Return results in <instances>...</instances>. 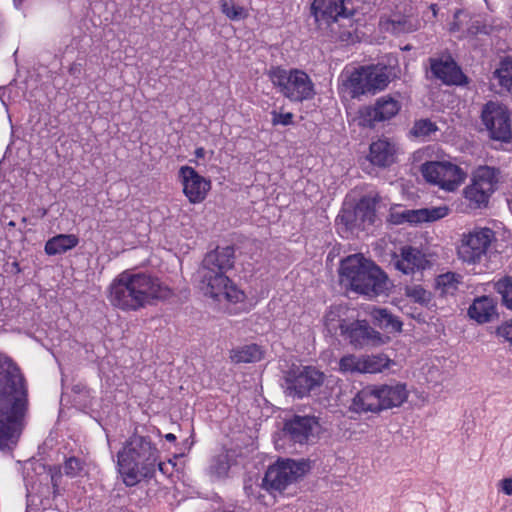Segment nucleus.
Returning <instances> with one entry per match:
<instances>
[{
	"label": "nucleus",
	"instance_id": "4468645a",
	"mask_svg": "<svg viewBox=\"0 0 512 512\" xmlns=\"http://www.w3.org/2000/svg\"><path fill=\"white\" fill-rule=\"evenodd\" d=\"M179 178L183 193L193 204L201 203L211 189V182L190 166H182L179 169Z\"/></svg>",
	"mask_w": 512,
	"mask_h": 512
},
{
	"label": "nucleus",
	"instance_id": "4be33fe9",
	"mask_svg": "<svg viewBox=\"0 0 512 512\" xmlns=\"http://www.w3.org/2000/svg\"><path fill=\"white\" fill-rule=\"evenodd\" d=\"M351 409L355 412L378 413L383 410L378 385H369L360 390L353 398Z\"/></svg>",
	"mask_w": 512,
	"mask_h": 512
},
{
	"label": "nucleus",
	"instance_id": "79ce46f5",
	"mask_svg": "<svg viewBox=\"0 0 512 512\" xmlns=\"http://www.w3.org/2000/svg\"><path fill=\"white\" fill-rule=\"evenodd\" d=\"M63 470L70 478L78 477L84 471V462L77 457H69L63 464Z\"/></svg>",
	"mask_w": 512,
	"mask_h": 512
},
{
	"label": "nucleus",
	"instance_id": "5fc2aeb1",
	"mask_svg": "<svg viewBox=\"0 0 512 512\" xmlns=\"http://www.w3.org/2000/svg\"><path fill=\"white\" fill-rule=\"evenodd\" d=\"M8 225L14 227L15 223L13 221H11V222L8 223Z\"/></svg>",
	"mask_w": 512,
	"mask_h": 512
},
{
	"label": "nucleus",
	"instance_id": "ea45409f",
	"mask_svg": "<svg viewBox=\"0 0 512 512\" xmlns=\"http://www.w3.org/2000/svg\"><path fill=\"white\" fill-rule=\"evenodd\" d=\"M421 222L436 221L449 214V208L445 205L432 208L417 209Z\"/></svg>",
	"mask_w": 512,
	"mask_h": 512
},
{
	"label": "nucleus",
	"instance_id": "473e14b6",
	"mask_svg": "<svg viewBox=\"0 0 512 512\" xmlns=\"http://www.w3.org/2000/svg\"><path fill=\"white\" fill-rule=\"evenodd\" d=\"M419 215L417 210L405 209L400 205H395L390 208L388 221L394 225L418 224L420 223Z\"/></svg>",
	"mask_w": 512,
	"mask_h": 512
},
{
	"label": "nucleus",
	"instance_id": "72a5a7b5",
	"mask_svg": "<svg viewBox=\"0 0 512 512\" xmlns=\"http://www.w3.org/2000/svg\"><path fill=\"white\" fill-rule=\"evenodd\" d=\"M463 194L470 207L472 208H481L486 206L491 196L488 192L478 186V184L473 180L471 184L465 187Z\"/></svg>",
	"mask_w": 512,
	"mask_h": 512
},
{
	"label": "nucleus",
	"instance_id": "f03ea898",
	"mask_svg": "<svg viewBox=\"0 0 512 512\" xmlns=\"http://www.w3.org/2000/svg\"><path fill=\"white\" fill-rule=\"evenodd\" d=\"M172 296V290L150 274L123 271L108 287L110 304L124 312H136Z\"/></svg>",
	"mask_w": 512,
	"mask_h": 512
},
{
	"label": "nucleus",
	"instance_id": "3c124183",
	"mask_svg": "<svg viewBox=\"0 0 512 512\" xmlns=\"http://www.w3.org/2000/svg\"><path fill=\"white\" fill-rule=\"evenodd\" d=\"M205 153H206V151L203 147H199L195 150V156L197 158H204Z\"/></svg>",
	"mask_w": 512,
	"mask_h": 512
},
{
	"label": "nucleus",
	"instance_id": "c756f323",
	"mask_svg": "<svg viewBox=\"0 0 512 512\" xmlns=\"http://www.w3.org/2000/svg\"><path fill=\"white\" fill-rule=\"evenodd\" d=\"M264 352L257 344H248L230 350V359L233 363H253L263 358Z\"/></svg>",
	"mask_w": 512,
	"mask_h": 512
},
{
	"label": "nucleus",
	"instance_id": "4c0bfd02",
	"mask_svg": "<svg viewBox=\"0 0 512 512\" xmlns=\"http://www.w3.org/2000/svg\"><path fill=\"white\" fill-rule=\"evenodd\" d=\"M363 355L356 356L353 354L343 356L339 361V370L344 373H361L363 374Z\"/></svg>",
	"mask_w": 512,
	"mask_h": 512
},
{
	"label": "nucleus",
	"instance_id": "a19ab883",
	"mask_svg": "<svg viewBox=\"0 0 512 512\" xmlns=\"http://www.w3.org/2000/svg\"><path fill=\"white\" fill-rule=\"evenodd\" d=\"M495 289L501 294L504 305L512 310V278L500 279L495 283Z\"/></svg>",
	"mask_w": 512,
	"mask_h": 512
},
{
	"label": "nucleus",
	"instance_id": "f704fd0d",
	"mask_svg": "<svg viewBox=\"0 0 512 512\" xmlns=\"http://www.w3.org/2000/svg\"><path fill=\"white\" fill-rule=\"evenodd\" d=\"M355 215L361 218L363 223L374 224L376 220L375 199H362L356 207Z\"/></svg>",
	"mask_w": 512,
	"mask_h": 512
},
{
	"label": "nucleus",
	"instance_id": "423d86ee",
	"mask_svg": "<svg viewBox=\"0 0 512 512\" xmlns=\"http://www.w3.org/2000/svg\"><path fill=\"white\" fill-rule=\"evenodd\" d=\"M268 77L273 86L292 102H303L312 99L315 95L314 83L302 70L272 67Z\"/></svg>",
	"mask_w": 512,
	"mask_h": 512
},
{
	"label": "nucleus",
	"instance_id": "49530a36",
	"mask_svg": "<svg viewBox=\"0 0 512 512\" xmlns=\"http://www.w3.org/2000/svg\"><path fill=\"white\" fill-rule=\"evenodd\" d=\"M175 464L172 461L168 463L162 462L160 457L158 458V463L156 464V469H158L163 475H170L174 468Z\"/></svg>",
	"mask_w": 512,
	"mask_h": 512
},
{
	"label": "nucleus",
	"instance_id": "bb28decb",
	"mask_svg": "<svg viewBox=\"0 0 512 512\" xmlns=\"http://www.w3.org/2000/svg\"><path fill=\"white\" fill-rule=\"evenodd\" d=\"M79 244V238L75 234H58L45 243V253L49 256L64 254L74 249Z\"/></svg>",
	"mask_w": 512,
	"mask_h": 512
},
{
	"label": "nucleus",
	"instance_id": "8fccbe9b",
	"mask_svg": "<svg viewBox=\"0 0 512 512\" xmlns=\"http://www.w3.org/2000/svg\"><path fill=\"white\" fill-rule=\"evenodd\" d=\"M69 72L72 75L79 74L81 72V65L78 63H73L69 68Z\"/></svg>",
	"mask_w": 512,
	"mask_h": 512
},
{
	"label": "nucleus",
	"instance_id": "c9c22d12",
	"mask_svg": "<svg viewBox=\"0 0 512 512\" xmlns=\"http://www.w3.org/2000/svg\"><path fill=\"white\" fill-rule=\"evenodd\" d=\"M498 79L500 86L508 91H512V59H505L501 62L500 67L494 73Z\"/></svg>",
	"mask_w": 512,
	"mask_h": 512
},
{
	"label": "nucleus",
	"instance_id": "a878e982",
	"mask_svg": "<svg viewBox=\"0 0 512 512\" xmlns=\"http://www.w3.org/2000/svg\"><path fill=\"white\" fill-rule=\"evenodd\" d=\"M495 314L496 302L489 296L476 298L468 309L469 317L480 324L491 321Z\"/></svg>",
	"mask_w": 512,
	"mask_h": 512
},
{
	"label": "nucleus",
	"instance_id": "864d4df0",
	"mask_svg": "<svg viewBox=\"0 0 512 512\" xmlns=\"http://www.w3.org/2000/svg\"><path fill=\"white\" fill-rule=\"evenodd\" d=\"M435 7H436V5H431V9H432L434 15L436 14Z\"/></svg>",
	"mask_w": 512,
	"mask_h": 512
},
{
	"label": "nucleus",
	"instance_id": "6e6552de",
	"mask_svg": "<svg viewBox=\"0 0 512 512\" xmlns=\"http://www.w3.org/2000/svg\"><path fill=\"white\" fill-rule=\"evenodd\" d=\"M496 240L495 232L488 227H474L464 232L457 248L459 259L469 265L480 264L487 258L492 243Z\"/></svg>",
	"mask_w": 512,
	"mask_h": 512
},
{
	"label": "nucleus",
	"instance_id": "ddd939ff",
	"mask_svg": "<svg viewBox=\"0 0 512 512\" xmlns=\"http://www.w3.org/2000/svg\"><path fill=\"white\" fill-rule=\"evenodd\" d=\"M401 109V103L391 95H384L376 100L373 105L360 109L361 123L365 126H373L375 122L387 121L395 117Z\"/></svg>",
	"mask_w": 512,
	"mask_h": 512
},
{
	"label": "nucleus",
	"instance_id": "7ed1b4c3",
	"mask_svg": "<svg viewBox=\"0 0 512 512\" xmlns=\"http://www.w3.org/2000/svg\"><path fill=\"white\" fill-rule=\"evenodd\" d=\"M234 248L217 247L207 253L196 273V280L203 294L219 304L242 303L246 295L226 276L233 267Z\"/></svg>",
	"mask_w": 512,
	"mask_h": 512
},
{
	"label": "nucleus",
	"instance_id": "de8ad7c7",
	"mask_svg": "<svg viewBox=\"0 0 512 512\" xmlns=\"http://www.w3.org/2000/svg\"><path fill=\"white\" fill-rule=\"evenodd\" d=\"M416 29L415 26L408 24L407 20L403 22H398L397 25L394 24V31L396 32H412Z\"/></svg>",
	"mask_w": 512,
	"mask_h": 512
},
{
	"label": "nucleus",
	"instance_id": "6e6d98bb",
	"mask_svg": "<svg viewBox=\"0 0 512 512\" xmlns=\"http://www.w3.org/2000/svg\"><path fill=\"white\" fill-rule=\"evenodd\" d=\"M223 309L229 311V312H232V309H230L229 307H222Z\"/></svg>",
	"mask_w": 512,
	"mask_h": 512
},
{
	"label": "nucleus",
	"instance_id": "5701e85b",
	"mask_svg": "<svg viewBox=\"0 0 512 512\" xmlns=\"http://www.w3.org/2000/svg\"><path fill=\"white\" fill-rule=\"evenodd\" d=\"M369 160L379 167H388L396 160L397 146L388 138H380L370 144Z\"/></svg>",
	"mask_w": 512,
	"mask_h": 512
},
{
	"label": "nucleus",
	"instance_id": "412c9836",
	"mask_svg": "<svg viewBox=\"0 0 512 512\" xmlns=\"http://www.w3.org/2000/svg\"><path fill=\"white\" fill-rule=\"evenodd\" d=\"M353 320L351 310L345 305H334L324 315V326L330 335L340 334L341 336L347 331V327Z\"/></svg>",
	"mask_w": 512,
	"mask_h": 512
},
{
	"label": "nucleus",
	"instance_id": "c85d7f7f",
	"mask_svg": "<svg viewBox=\"0 0 512 512\" xmlns=\"http://www.w3.org/2000/svg\"><path fill=\"white\" fill-rule=\"evenodd\" d=\"M367 313L380 328L387 329L390 332H400L402 330V322L387 309L368 307Z\"/></svg>",
	"mask_w": 512,
	"mask_h": 512
},
{
	"label": "nucleus",
	"instance_id": "f257e3e1",
	"mask_svg": "<svg viewBox=\"0 0 512 512\" xmlns=\"http://www.w3.org/2000/svg\"><path fill=\"white\" fill-rule=\"evenodd\" d=\"M27 407L23 376L8 357L0 354V449L16 445Z\"/></svg>",
	"mask_w": 512,
	"mask_h": 512
},
{
	"label": "nucleus",
	"instance_id": "f3484780",
	"mask_svg": "<svg viewBox=\"0 0 512 512\" xmlns=\"http://www.w3.org/2000/svg\"><path fill=\"white\" fill-rule=\"evenodd\" d=\"M364 67L345 69L339 76L338 91L351 99L370 94Z\"/></svg>",
	"mask_w": 512,
	"mask_h": 512
},
{
	"label": "nucleus",
	"instance_id": "0eeeda50",
	"mask_svg": "<svg viewBox=\"0 0 512 512\" xmlns=\"http://www.w3.org/2000/svg\"><path fill=\"white\" fill-rule=\"evenodd\" d=\"M311 12L319 28L326 26L330 32L344 39L350 36V32H341L340 27L351 23L354 14V7L351 0H314L311 5Z\"/></svg>",
	"mask_w": 512,
	"mask_h": 512
},
{
	"label": "nucleus",
	"instance_id": "1a4fd4ad",
	"mask_svg": "<svg viewBox=\"0 0 512 512\" xmlns=\"http://www.w3.org/2000/svg\"><path fill=\"white\" fill-rule=\"evenodd\" d=\"M420 170L427 182L449 192L455 191L466 178V173L450 161H427Z\"/></svg>",
	"mask_w": 512,
	"mask_h": 512
},
{
	"label": "nucleus",
	"instance_id": "9d476101",
	"mask_svg": "<svg viewBox=\"0 0 512 512\" xmlns=\"http://www.w3.org/2000/svg\"><path fill=\"white\" fill-rule=\"evenodd\" d=\"M482 122L491 139L508 143L512 139L511 113L505 105L490 101L481 113Z\"/></svg>",
	"mask_w": 512,
	"mask_h": 512
},
{
	"label": "nucleus",
	"instance_id": "c03bdc74",
	"mask_svg": "<svg viewBox=\"0 0 512 512\" xmlns=\"http://www.w3.org/2000/svg\"><path fill=\"white\" fill-rule=\"evenodd\" d=\"M271 123L273 126H289L293 124L294 115L291 112L280 113L276 110L271 111Z\"/></svg>",
	"mask_w": 512,
	"mask_h": 512
},
{
	"label": "nucleus",
	"instance_id": "58836bf2",
	"mask_svg": "<svg viewBox=\"0 0 512 512\" xmlns=\"http://www.w3.org/2000/svg\"><path fill=\"white\" fill-rule=\"evenodd\" d=\"M437 130L436 124L430 119H420L415 121L410 133L417 138H427Z\"/></svg>",
	"mask_w": 512,
	"mask_h": 512
},
{
	"label": "nucleus",
	"instance_id": "a211bd4d",
	"mask_svg": "<svg viewBox=\"0 0 512 512\" xmlns=\"http://www.w3.org/2000/svg\"><path fill=\"white\" fill-rule=\"evenodd\" d=\"M319 424L313 416H294L287 420L284 425V432L297 443H304L309 440L318 429Z\"/></svg>",
	"mask_w": 512,
	"mask_h": 512
},
{
	"label": "nucleus",
	"instance_id": "2eb2a0df",
	"mask_svg": "<svg viewBox=\"0 0 512 512\" xmlns=\"http://www.w3.org/2000/svg\"><path fill=\"white\" fill-rule=\"evenodd\" d=\"M342 335L355 348L379 346L385 343L383 336L372 329L365 320H353Z\"/></svg>",
	"mask_w": 512,
	"mask_h": 512
},
{
	"label": "nucleus",
	"instance_id": "37998d69",
	"mask_svg": "<svg viewBox=\"0 0 512 512\" xmlns=\"http://www.w3.org/2000/svg\"><path fill=\"white\" fill-rule=\"evenodd\" d=\"M406 295L417 303H427L430 300V294L420 285L408 286L405 289Z\"/></svg>",
	"mask_w": 512,
	"mask_h": 512
},
{
	"label": "nucleus",
	"instance_id": "aec40b11",
	"mask_svg": "<svg viewBox=\"0 0 512 512\" xmlns=\"http://www.w3.org/2000/svg\"><path fill=\"white\" fill-rule=\"evenodd\" d=\"M450 30L459 32L460 37H470L477 34H488L489 26L483 23L480 16L471 17L466 11L459 10L454 14Z\"/></svg>",
	"mask_w": 512,
	"mask_h": 512
},
{
	"label": "nucleus",
	"instance_id": "f8f14e48",
	"mask_svg": "<svg viewBox=\"0 0 512 512\" xmlns=\"http://www.w3.org/2000/svg\"><path fill=\"white\" fill-rule=\"evenodd\" d=\"M324 382V374L312 366L290 369L285 376L286 388L290 394L302 398Z\"/></svg>",
	"mask_w": 512,
	"mask_h": 512
},
{
	"label": "nucleus",
	"instance_id": "dca6fc26",
	"mask_svg": "<svg viewBox=\"0 0 512 512\" xmlns=\"http://www.w3.org/2000/svg\"><path fill=\"white\" fill-rule=\"evenodd\" d=\"M393 267L405 275H412L424 270L428 265L425 254L417 248L403 246L399 253H393L391 258Z\"/></svg>",
	"mask_w": 512,
	"mask_h": 512
},
{
	"label": "nucleus",
	"instance_id": "b1692460",
	"mask_svg": "<svg viewBox=\"0 0 512 512\" xmlns=\"http://www.w3.org/2000/svg\"><path fill=\"white\" fill-rule=\"evenodd\" d=\"M378 387L383 410L400 407L408 399L409 392L404 383L392 382L380 384Z\"/></svg>",
	"mask_w": 512,
	"mask_h": 512
},
{
	"label": "nucleus",
	"instance_id": "6ab92c4d",
	"mask_svg": "<svg viewBox=\"0 0 512 512\" xmlns=\"http://www.w3.org/2000/svg\"><path fill=\"white\" fill-rule=\"evenodd\" d=\"M430 68L433 76L448 85H461L466 77L451 59H431Z\"/></svg>",
	"mask_w": 512,
	"mask_h": 512
},
{
	"label": "nucleus",
	"instance_id": "20e7f679",
	"mask_svg": "<svg viewBox=\"0 0 512 512\" xmlns=\"http://www.w3.org/2000/svg\"><path fill=\"white\" fill-rule=\"evenodd\" d=\"M159 450L147 436L133 434L117 454L119 473L126 486L154 477Z\"/></svg>",
	"mask_w": 512,
	"mask_h": 512
},
{
	"label": "nucleus",
	"instance_id": "9b49d317",
	"mask_svg": "<svg viewBox=\"0 0 512 512\" xmlns=\"http://www.w3.org/2000/svg\"><path fill=\"white\" fill-rule=\"evenodd\" d=\"M305 465L294 460L278 461L268 468L263 478L267 490L282 491L304 473Z\"/></svg>",
	"mask_w": 512,
	"mask_h": 512
},
{
	"label": "nucleus",
	"instance_id": "cd10ccee",
	"mask_svg": "<svg viewBox=\"0 0 512 512\" xmlns=\"http://www.w3.org/2000/svg\"><path fill=\"white\" fill-rule=\"evenodd\" d=\"M472 180L492 195L500 180V170L490 166H480L475 170Z\"/></svg>",
	"mask_w": 512,
	"mask_h": 512
},
{
	"label": "nucleus",
	"instance_id": "2f4dec72",
	"mask_svg": "<svg viewBox=\"0 0 512 512\" xmlns=\"http://www.w3.org/2000/svg\"><path fill=\"white\" fill-rule=\"evenodd\" d=\"M394 365V361L383 353L363 355V374H377Z\"/></svg>",
	"mask_w": 512,
	"mask_h": 512
},
{
	"label": "nucleus",
	"instance_id": "a18cd8bd",
	"mask_svg": "<svg viewBox=\"0 0 512 512\" xmlns=\"http://www.w3.org/2000/svg\"><path fill=\"white\" fill-rule=\"evenodd\" d=\"M496 334L512 343V321L505 322L497 328Z\"/></svg>",
	"mask_w": 512,
	"mask_h": 512
},
{
	"label": "nucleus",
	"instance_id": "39448f33",
	"mask_svg": "<svg viewBox=\"0 0 512 512\" xmlns=\"http://www.w3.org/2000/svg\"><path fill=\"white\" fill-rule=\"evenodd\" d=\"M339 278L342 285L367 296H378L388 289V278L362 254L347 256L341 261Z\"/></svg>",
	"mask_w": 512,
	"mask_h": 512
},
{
	"label": "nucleus",
	"instance_id": "e433bc0d",
	"mask_svg": "<svg viewBox=\"0 0 512 512\" xmlns=\"http://www.w3.org/2000/svg\"><path fill=\"white\" fill-rule=\"evenodd\" d=\"M220 8L222 13L233 21L245 19L248 17L247 10L242 6L236 5L233 0H221Z\"/></svg>",
	"mask_w": 512,
	"mask_h": 512
},
{
	"label": "nucleus",
	"instance_id": "603ef678",
	"mask_svg": "<svg viewBox=\"0 0 512 512\" xmlns=\"http://www.w3.org/2000/svg\"><path fill=\"white\" fill-rule=\"evenodd\" d=\"M165 439L169 442H174L176 440V436L173 433H168L165 435Z\"/></svg>",
	"mask_w": 512,
	"mask_h": 512
},
{
	"label": "nucleus",
	"instance_id": "09e8293b",
	"mask_svg": "<svg viewBox=\"0 0 512 512\" xmlns=\"http://www.w3.org/2000/svg\"><path fill=\"white\" fill-rule=\"evenodd\" d=\"M500 486L504 494L512 495V478H505L500 481Z\"/></svg>",
	"mask_w": 512,
	"mask_h": 512
},
{
	"label": "nucleus",
	"instance_id": "7c9ffc66",
	"mask_svg": "<svg viewBox=\"0 0 512 512\" xmlns=\"http://www.w3.org/2000/svg\"><path fill=\"white\" fill-rule=\"evenodd\" d=\"M462 285V276L454 272L439 275L435 281V288L442 296L454 295Z\"/></svg>",
	"mask_w": 512,
	"mask_h": 512
},
{
	"label": "nucleus",
	"instance_id": "393cba45",
	"mask_svg": "<svg viewBox=\"0 0 512 512\" xmlns=\"http://www.w3.org/2000/svg\"><path fill=\"white\" fill-rule=\"evenodd\" d=\"M370 94L384 90L391 81V70L384 65L363 66Z\"/></svg>",
	"mask_w": 512,
	"mask_h": 512
}]
</instances>
